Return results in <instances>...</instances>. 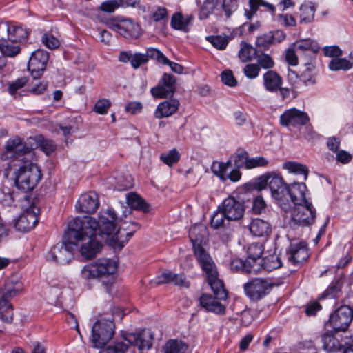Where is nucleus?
I'll return each mask as SVG.
<instances>
[{"instance_id":"42","label":"nucleus","mask_w":353,"mask_h":353,"mask_svg":"<svg viewBox=\"0 0 353 353\" xmlns=\"http://www.w3.org/2000/svg\"><path fill=\"white\" fill-rule=\"evenodd\" d=\"M188 346L178 339L168 340L163 347V353H185Z\"/></svg>"},{"instance_id":"24","label":"nucleus","mask_w":353,"mask_h":353,"mask_svg":"<svg viewBox=\"0 0 353 353\" xmlns=\"http://www.w3.org/2000/svg\"><path fill=\"white\" fill-rule=\"evenodd\" d=\"M207 281L210 285L214 296L219 300H225L228 297V293L224 288L223 283L219 279V273L217 269L205 274Z\"/></svg>"},{"instance_id":"49","label":"nucleus","mask_w":353,"mask_h":353,"mask_svg":"<svg viewBox=\"0 0 353 353\" xmlns=\"http://www.w3.org/2000/svg\"><path fill=\"white\" fill-rule=\"evenodd\" d=\"M353 67V63H350V61L339 58V57L336 58H332L329 63V68L331 70H347Z\"/></svg>"},{"instance_id":"41","label":"nucleus","mask_w":353,"mask_h":353,"mask_svg":"<svg viewBox=\"0 0 353 353\" xmlns=\"http://www.w3.org/2000/svg\"><path fill=\"white\" fill-rule=\"evenodd\" d=\"M191 15L184 17L180 12L175 13L171 19V26L176 30L188 32V26L192 20Z\"/></svg>"},{"instance_id":"29","label":"nucleus","mask_w":353,"mask_h":353,"mask_svg":"<svg viewBox=\"0 0 353 353\" xmlns=\"http://www.w3.org/2000/svg\"><path fill=\"white\" fill-rule=\"evenodd\" d=\"M305 190L306 186L303 183H294L289 186L288 196L290 197L291 202L293 204L292 206L310 202L309 201L307 200L305 197Z\"/></svg>"},{"instance_id":"13","label":"nucleus","mask_w":353,"mask_h":353,"mask_svg":"<svg viewBox=\"0 0 353 353\" xmlns=\"http://www.w3.org/2000/svg\"><path fill=\"white\" fill-rule=\"evenodd\" d=\"M48 59V52L43 50L38 49L32 53L28 63V70L34 79H39L42 76Z\"/></svg>"},{"instance_id":"36","label":"nucleus","mask_w":353,"mask_h":353,"mask_svg":"<svg viewBox=\"0 0 353 353\" xmlns=\"http://www.w3.org/2000/svg\"><path fill=\"white\" fill-rule=\"evenodd\" d=\"M249 9H245V16L248 20L252 19L261 6L264 7L272 14L275 12V6L265 0H249Z\"/></svg>"},{"instance_id":"20","label":"nucleus","mask_w":353,"mask_h":353,"mask_svg":"<svg viewBox=\"0 0 353 353\" xmlns=\"http://www.w3.org/2000/svg\"><path fill=\"white\" fill-rule=\"evenodd\" d=\"M125 339L140 350H149L152 345L153 336L150 332L143 331L139 334H127Z\"/></svg>"},{"instance_id":"31","label":"nucleus","mask_w":353,"mask_h":353,"mask_svg":"<svg viewBox=\"0 0 353 353\" xmlns=\"http://www.w3.org/2000/svg\"><path fill=\"white\" fill-rule=\"evenodd\" d=\"M159 50L156 48H148L145 54L136 52L133 54L132 61L130 63L131 66L137 70L141 65L145 64L149 59H154L157 61Z\"/></svg>"},{"instance_id":"61","label":"nucleus","mask_w":353,"mask_h":353,"mask_svg":"<svg viewBox=\"0 0 353 353\" xmlns=\"http://www.w3.org/2000/svg\"><path fill=\"white\" fill-rule=\"evenodd\" d=\"M218 3L221 4L223 10L227 17H230L236 9V0H218Z\"/></svg>"},{"instance_id":"40","label":"nucleus","mask_w":353,"mask_h":353,"mask_svg":"<svg viewBox=\"0 0 353 353\" xmlns=\"http://www.w3.org/2000/svg\"><path fill=\"white\" fill-rule=\"evenodd\" d=\"M323 347L329 352L341 351L343 345L332 333L325 332L321 336Z\"/></svg>"},{"instance_id":"12","label":"nucleus","mask_w":353,"mask_h":353,"mask_svg":"<svg viewBox=\"0 0 353 353\" xmlns=\"http://www.w3.org/2000/svg\"><path fill=\"white\" fill-rule=\"evenodd\" d=\"M310 121L308 114L295 108L285 110L280 116L279 121L282 126L298 128L306 125Z\"/></svg>"},{"instance_id":"43","label":"nucleus","mask_w":353,"mask_h":353,"mask_svg":"<svg viewBox=\"0 0 353 353\" xmlns=\"http://www.w3.org/2000/svg\"><path fill=\"white\" fill-rule=\"evenodd\" d=\"M315 8L311 3L302 4L299 8V22L301 23H309L313 21Z\"/></svg>"},{"instance_id":"35","label":"nucleus","mask_w":353,"mask_h":353,"mask_svg":"<svg viewBox=\"0 0 353 353\" xmlns=\"http://www.w3.org/2000/svg\"><path fill=\"white\" fill-rule=\"evenodd\" d=\"M250 261H245L236 258L232 259L230 262V268L231 271L234 272H243L246 274L254 273L256 274L259 272V268L256 265H252L250 264Z\"/></svg>"},{"instance_id":"62","label":"nucleus","mask_w":353,"mask_h":353,"mask_svg":"<svg viewBox=\"0 0 353 353\" xmlns=\"http://www.w3.org/2000/svg\"><path fill=\"white\" fill-rule=\"evenodd\" d=\"M260 72V67L255 63L246 64L243 68V73L245 76L248 79L256 78Z\"/></svg>"},{"instance_id":"47","label":"nucleus","mask_w":353,"mask_h":353,"mask_svg":"<svg viewBox=\"0 0 353 353\" xmlns=\"http://www.w3.org/2000/svg\"><path fill=\"white\" fill-rule=\"evenodd\" d=\"M238 56L242 62H249L252 60L254 57L256 56V50L250 44L245 42H241Z\"/></svg>"},{"instance_id":"21","label":"nucleus","mask_w":353,"mask_h":353,"mask_svg":"<svg viewBox=\"0 0 353 353\" xmlns=\"http://www.w3.org/2000/svg\"><path fill=\"white\" fill-rule=\"evenodd\" d=\"M194 257L205 274L217 269L215 263L203 246L192 248Z\"/></svg>"},{"instance_id":"33","label":"nucleus","mask_w":353,"mask_h":353,"mask_svg":"<svg viewBox=\"0 0 353 353\" xmlns=\"http://www.w3.org/2000/svg\"><path fill=\"white\" fill-rule=\"evenodd\" d=\"M119 34L127 39H137L141 35L139 26L132 19H125L121 20V26H119Z\"/></svg>"},{"instance_id":"18","label":"nucleus","mask_w":353,"mask_h":353,"mask_svg":"<svg viewBox=\"0 0 353 353\" xmlns=\"http://www.w3.org/2000/svg\"><path fill=\"white\" fill-rule=\"evenodd\" d=\"M292 46L295 48L302 59L316 58L320 49L317 42L311 39L299 40L294 43Z\"/></svg>"},{"instance_id":"3","label":"nucleus","mask_w":353,"mask_h":353,"mask_svg":"<svg viewBox=\"0 0 353 353\" xmlns=\"http://www.w3.org/2000/svg\"><path fill=\"white\" fill-rule=\"evenodd\" d=\"M283 211L286 217H289V225L293 229L310 226L315 221L316 210L311 202L295 206L289 204V208Z\"/></svg>"},{"instance_id":"57","label":"nucleus","mask_w":353,"mask_h":353,"mask_svg":"<svg viewBox=\"0 0 353 353\" xmlns=\"http://www.w3.org/2000/svg\"><path fill=\"white\" fill-rule=\"evenodd\" d=\"M28 82V78L26 77H23L21 78H18L14 81L10 83L8 85V92L9 93L17 97V91L22 88L24 85L27 84Z\"/></svg>"},{"instance_id":"10","label":"nucleus","mask_w":353,"mask_h":353,"mask_svg":"<svg viewBox=\"0 0 353 353\" xmlns=\"http://www.w3.org/2000/svg\"><path fill=\"white\" fill-rule=\"evenodd\" d=\"M353 320V310L348 305H342L332 313L329 319L331 327L336 332H345Z\"/></svg>"},{"instance_id":"11","label":"nucleus","mask_w":353,"mask_h":353,"mask_svg":"<svg viewBox=\"0 0 353 353\" xmlns=\"http://www.w3.org/2000/svg\"><path fill=\"white\" fill-rule=\"evenodd\" d=\"M40 209L31 205L14 221V228L19 232H26L32 230L39 222Z\"/></svg>"},{"instance_id":"1","label":"nucleus","mask_w":353,"mask_h":353,"mask_svg":"<svg viewBox=\"0 0 353 353\" xmlns=\"http://www.w3.org/2000/svg\"><path fill=\"white\" fill-rule=\"evenodd\" d=\"M96 219L88 216L76 217L68 224L63 240L54 245L47 254L48 261L68 264L74 258L75 248L80 247L81 255L91 259L101 250V236H94ZM103 236V234H102Z\"/></svg>"},{"instance_id":"27","label":"nucleus","mask_w":353,"mask_h":353,"mask_svg":"<svg viewBox=\"0 0 353 353\" xmlns=\"http://www.w3.org/2000/svg\"><path fill=\"white\" fill-rule=\"evenodd\" d=\"M179 101L175 99L165 100L160 103L154 112L157 119L166 118L174 114L179 109Z\"/></svg>"},{"instance_id":"17","label":"nucleus","mask_w":353,"mask_h":353,"mask_svg":"<svg viewBox=\"0 0 353 353\" xmlns=\"http://www.w3.org/2000/svg\"><path fill=\"white\" fill-rule=\"evenodd\" d=\"M99 196L95 192H89L82 194L78 199L75 208L77 212L92 214L99 208Z\"/></svg>"},{"instance_id":"4","label":"nucleus","mask_w":353,"mask_h":353,"mask_svg":"<svg viewBox=\"0 0 353 353\" xmlns=\"http://www.w3.org/2000/svg\"><path fill=\"white\" fill-rule=\"evenodd\" d=\"M19 167L16 172L15 184L18 189L23 192L32 190L41 179V173L39 167L30 161L17 164Z\"/></svg>"},{"instance_id":"51","label":"nucleus","mask_w":353,"mask_h":353,"mask_svg":"<svg viewBox=\"0 0 353 353\" xmlns=\"http://www.w3.org/2000/svg\"><path fill=\"white\" fill-rule=\"evenodd\" d=\"M157 62L163 65H169L172 71L176 74H180L183 72L184 68L181 65L170 61L160 50L159 52Z\"/></svg>"},{"instance_id":"63","label":"nucleus","mask_w":353,"mask_h":353,"mask_svg":"<svg viewBox=\"0 0 353 353\" xmlns=\"http://www.w3.org/2000/svg\"><path fill=\"white\" fill-rule=\"evenodd\" d=\"M268 163V160L263 157H249L248 170L259 167H265L267 166Z\"/></svg>"},{"instance_id":"50","label":"nucleus","mask_w":353,"mask_h":353,"mask_svg":"<svg viewBox=\"0 0 353 353\" xmlns=\"http://www.w3.org/2000/svg\"><path fill=\"white\" fill-rule=\"evenodd\" d=\"M263 259L262 270L264 269L267 271H271L282 265L281 259L276 254L263 258Z\"/></svg>"},{"instance_id":"25","label":"nucleus","mask_w":353,"mask_h":353,"mask_svg":"<svg viewBox=\"0 0 353 353\" xmlns=\"http://www.w3.org/2000/svg\"><path fill=\"white\" fill-rule=\"evenodd\" d=\"M217 300L219 299L216 296L208 294H203L199 299L200 306L205 311L216 314H223L225 312V307Z\"/></svg>"},{"instance_id":"32","label":"nucleus","mask_w":353,"mask_h":353,"mask_svg":"<svg viewBox=\"0 0 353 353\" xmlns=\"http://www.w3.org/2000/svg\"><path fill=\"white\" fill-rule=\"evenodd\" d=\"M263 86L265 90L270 92L278 91L283 84L282 77L275 71L268 70L263 77Z\"/></svg>"},{"instance_id":"55","label":"nucleus","mask_w":353,"mask_h":353,"mask_svg":"<svg viewBox=\"0 0 353 353\" xmlns=\"http://www.w3.org/2000/svg\"><path fill=\"white\" fill-rule=\"evenodd\" d=\"M36 141L41 150L43 151L47 155L53 152L56 148V146L54 145L52 141L46 139L42 136H38Z\"/></svg>"},{"instance_id":"15","label":"nucleus","mask_w":353,"mask_h":353,"mask_svg":"<svg viewBox=\"0 0 353 353\" xmlns=\"http://www.w3.org/2000/svg\"><path fill=\"white\" fill-rule=\"evenodd\" d=\"M176 81L174 76L164 73L159 84L151 89L152 95L159 99L172 97L176 91Z\"/></svg>"},{"instance_id":"22","label":"nucleus","mask_w":353,"mask_h":353,"mask_svg":"<svg viewBox=\"0 0 353 353\" xmlns=\"http://www.w3.org/2000/svg\"><path fill=\"white\" fill-rule=\"evenodd\" d=\"M288 254H289V261L294 265H301L309 257L307 245L303 242L291 245Z\"/></svg>"},{"instance_id":"52","label":"nucleus","mask_w":353,"mask_h":353,"mask_svg":"<svg viewBox=\"0 0 353 353\" xmlns=\"http://www.w3.org/2000/svg\"><path fill=\"white\" fill-rule=\"evenodd\" d=\"M218 3V0H205L200 10V19H206L213 12Z\"/></svg>"},{"instance_id":"56","label":"nucleus","mask_w":353,"mask_h":353,"mask_svg":"<svg viewBox=\"0 0 353 353\" xmlns=\"http://www.w3.org/2000/svg\"><path fill=\"white\" fill-rule=\"evenodd\" d=\"M179 158L180 154L176 149H173L168 153H163L160 156L161 160L168 166H172L176 163Z\"/></svg>"},{"instance_id":"45","label":"nucleus","mask_w":353,"mask_h":353,"mask_svg":"<svg viewBox=\"0 0 353 353\" xmlns=\"http://www.w3.org/2000/svg\"><path fill=\"white\" fill-rule=\"evenodd\" d=\"M231 220H228L223 210H219V206L216 212L214 213L210 220L211 227L214 229L229 228Z\"/></svg>"},{"instance_id":"14","label":"nucleus","mask_w":353,"mask_h":353,"mask_svg":"<svg viewBox=\"0 0 353 353\" xmlns=\"http://www.w3.org/2000/svg\"><path fill=\"white\" fill-rule=\"evenodd\" d=\"M219 210H223L228 220L238 221L244 214L245 206L242 201L233 196H228L219 205Z\"/></svg>"},{"instance_id":"5","label":"nucleus","mask_w":353,"mask_h":353,"mask_svg":"<svg viewBox=\"0 0 353 353\" xmlns=\"http://www.w3.org/2000/svg\"><path fill=\"white\" fill-rule=\"evenodd\" d=\"M21 290L20 282L13 286L12 282L6 283L3 290L0 291V319L5 323H11L13 319V308L10 299L16 296Z\"/></svg>"},{"instance_id":"19","label":"nucleus","mask_w":353,"mask_h":353,"mask_svg":"<svg viewBox=\"0 0 353 353\" xmlns=\"http://www.w3.org/2000/svg\"><path fill=\"white\" fill-rule=\"evenodd\" d=\"M285 38V34L282 30L270 31L258 37L256 45L259 48L266 50L271 46L281 43Z\"/></svg>"},{"instance_id":"53","label":"nucleus","mask_w":353,"mask_h":353,"mask_svg":"<svg viewBox=\"0 0 353 353\" xmlns=\"http://www.w3.org/2000/svg\"><path fill=\"white\" fill-rule=\"evenodd\" d=\"M208 41L214 47L218 50H224L228 44L229 40L228 37L218 36H208L206 37Z\"/></svg>"},{"instance_id":"58","label":"nucleus","mask_w":353,"mask_h":353,"mask_svg":"<svg viewBox=\"0 0 353 353\" xmlns=\"http://www.w3.org/2000/svg\"><path fill=\"white\" fill-rule=\"evenodd\" d=\"M128 347L123 342H117L102 349L100 353H125Z\"/></svg>"},{"instance_id":"37","label":"nucleus","mask_w":353,"mask_h":353,"mask_svg":"<svg viewBox=\"0 0 353 353\" xmlns=\"http://www.w3.org/2000/svg\"><path fill=\"white\" fill-rule=\"evenodd\" d=\"M126 202L131 209L140 210L143 212L149 211L150 206L148 203L135 192H130L126 194Z\"/></svg>"},{"instance_id":"44","label":"nucleus","mask_w":353,"mask_h":353,"mask_svg":"<svg viewBox=\"0 0 353 353\" xmlns=\"http://www.w3.org/2000/svg\"><path fill=\"white\" fill-rule=\"evenodd\" d=\"M288 188L289 186L285 184L275 191L271 192L272 198L276 201L283 210H287L289 208L290 203L285 202V200L288 201Z\"/></svg>"},{"instance_id":"28","label":"nucleus","mask_w":353,"mask_h":353,"mask_svg":"<svg viewBox=\"0 0 353 353\" xmlns=\"http://www.w3.org/2000/svg\"><path fill=\"white\" fill-rule=\"evenodd\" d=\"M30 34L29 30L21 26L12 25L7 23V30H6V37L10 41L15 43L26 42Z\"/></svg>"},{"instance_id":"48","label":"nucleus","mask_w":353,"mask_h":353,"mask_svg":"<svg viewBox=\"0 0 353 353\" xmlns=\"http://www.w3.org/2000/svg\"><path fill=\"white\" fill-rule=\"evenodd\" d=\"M283 168L288 170L292 173L303 174L304 176V179H306L307 177L308 170L307 167L303 164L293 161H288L283 164Z\"/></svg>"},{"instance_id":"60","label":"nucleus","mask_w":353,"mask_h":353,"mask_svg":"<svg viewBox=\"0 0 353 353\" xmlns=\"http://www.w3.org/2000/svg\"><path fill=\"white\" fill-rule=\"evenodd\" d=\"M122 5L121 0H108L102 2L100 10L104 12L112 13Z\"/></svg>"},{"instance_id":"30","label":"nucleus","mask_w":353,"mask_h":353,"mask_svg":"<svg viewBox=\"0 0 353 353\" xmlns=\"http://www.w3.org/2000/svg\"><path fill=\"white\" fill-rule=\"evenodd\" d=\"M189 237L192 248L203 246L208 239V230L203 225H195L189 231Z\"/></svg>"},{"instance_id":"64","label":"nucleus","mask_w":353,"mask_h":353,"mask_svg":"<svg viewBox=\"0 0 353 353\" xmlns=\"http://www.w3.org/2000/svg\"><path fill=\"white\" fill-rule=\"evenodd\" d=\"M223 83L228 86L234 87L237 84V81L234 77L232 72L230 70H224L221 74Z\"/></svg>"},{"instance_id":"39","label":"nucleus","mask_w":353,"mask_h":353,"mask_svg":"<svg viewBox=\"0 0 353 353\" xmlns=\"http://www.w3.org/2000/svg\"><path fill=\"white\" fill-rule=\"evenodd\" d=\"M250 230L256 236H264L270 231V225L267 221L261 219H253L250 225Z\"/></svg>"},{"instance_id":"8","label":"nucleus","mask_w":353,"mask_h":353,"mask_svg":"<svg viewBox=\"0 0 353 353\" xmlns=\"http://www.w3.org/2000/svg\"><path fill=\"white\" fill-rule=\"evenodd\" d=\"M31 148L19 137L9 139L6 145L4 156L6 159H12L10 166L17 167V164H22L24 161H30L27 155L30 153Z\"/></svg>"},{"instance_id":"46","label":"nucleus","mask_w":353,"mask_h":353,"mask_svg":"<svg viewBox=\"0 0 353 353\" xmlns=\"http://www.w3.org/2000/svg\"><path fill=\"white\" fill-rule=\"evenodd\" d=\"M249 157L248 152L243 149H238L230 160H231V162L233 161L234 165L236 168L248 169Z\"/></svg>"},{"instance_id":"2","label":"nucleus","mask_w":353,"mask_h":353,"mask_svg":"<svg viewBox=\"0 0 353 353\" xmlns=\"http://www.w3.org/2000/svg\"><path fill=\"white\" fill-rule=\"evenodd\" d=\"M120 218L118 217L115 211L109 208L105 210H101L99 215L98 221L96 220L97 226L94 228V236H101V247L103 242L108 241L118 243L121 248L124 246L130 238L125 236V233L131 230L128 221H124L116 230Z\"/></svg>"},{"instance_id":"34","label":"nucleus","mask_w":353,"mask_h":353,"mask_svg":"<svg viewBox=\"0 0 353 353\" xmlns=\"http://www.w3.org/2000/svg\"><path fill=\"white\" fill-rule=\"evenodd\" d=\"M263 252V245L260 243H252L248 248L247 261H250L252 265H256L259 268V272L262 270L263 258L261 255Z\"/></svg>"},{"instance_id":"54","label":"nucleus","mask_w":353,"mask_h":353,"mask_svg":"<svg viewBox=\"0 0 353 353\" xmlns=\"http://www.w3.org/2000/svg\"><path fill=\"white\" fill-rule=\"evenodd\" d=\"M257 65L263 69H271L274 65V61L270 55L265 53H261L256 56Z\"/></svg>"},{"instance_id":"16","label":"nucleus","mask_w":353,"mask_h":353,"mask_svg":"<svg viewBox=\"0 0 353 353\" xmlns=\"http://www.w3.org/2000/svg\"><path fill=\"white\" fill-rule=\"evenodd\" d=\"M231 167V160L227 162H213L211 170L216 176L220 178L222 181L230 179L232 182H237L241 178V172L239 169L235 168L228 173V170Z\"/></svg>"},{"instance_id":"23","label":"nucleus","mask_w":353,"mask_h":353,"mask_svg":"<svg viewBox=\"0 0 353 353\" xmlns=\"http://www.w3.org/2000/svg\"><path fill=\"white\" fill-rule=\"evenodd\" d=\"M156 283L159 285L172 283L175 285L188 288L190 283L184 274H175L170 270H165L156 278Z\"/></svg>"},{"instance_id":"59","label":"nucleus","mask_w":353,"mask_h":353,"mask_svg":"<svg viewBox=\"0 0 353 353\" xmlns=\"http://www.w3.org/2000/svg\"><path fill=\"white\" fill-rule=\"evenodd\" d=\"M42 43L49 49L54 50L57 48L59 45V41L52 34L45 33L41 37Z\"/></svg>"},{"instance_id":"7","label":"nucleus","mask_w":353,"mask_h":353,"mask_svg":"<svg viewBox=\"0 0 353 353\" xmlns=\"http://www.w3.org/2000/svg\"><path fill=\"white\" fill-rule=\"evenodd\" d=\"M117 265L114 261L110 259H100L94 263L85 265L81 270V276L85 279H97L113 274Z\"/></svg>"},{"instance_id":"9","label":"nucleus","mask_w":353,"mask_h":353,"mask_svg":"<svg viewBox=\"0 0 353 353\" xmlns=\"http://www.w3.org/2000/svg\"><path fill=\"white\" fill-rule=\"evenodd\" d=\"M114 323L111 321H97L92 329V342L96 347L101 348L112 338Z\"/></svg>"},{"instance_id":"26","label":"nucleus","mask_w":353,"mask_h":353,"mask_svg":"<svg viewBox=\"0 0 353 353\" xmlns=\"http://www.w3.org/2000/svg\"><path fill=\"white\" fill-rule=\"evenodd\" d=\"M287 80L291 85L292 93L294 94V97L296 96V90L300 87L301 83H303L305 85L315 83V79L313 78L312 75L307 77L305 72H302L301 75L299 76L291 69L288 70Z\"/></svg>"},{"instance_id":"38","label":"nucleus","mask_w":353,"mask_h":353,"mask_svg":"<svg viewBox=\"0 0 353 353\" xmlns=\"http://www.w3.org/2000/svg\"><path fill=\"white\" fill-rule=\"evenodd\" d=\"M0 51L6 57H14L21 51V47L14 41L4 36L0 39Z\"/></svg>"},{"instance_id":"6","label":"nucleus","mask_w":353,"mask_h":353,"mask_svg":"<svg viewBox=\"0 0 353 353\" xmlns=\"http://www.w3.org/2000/svg\"><path fill=\"white\" fill-rule=\"evenodd\" d=\"M274 283L270 278H253L243 285L245 295L253 301H258L267 296Z\"/></svg>"}]
</instances>
